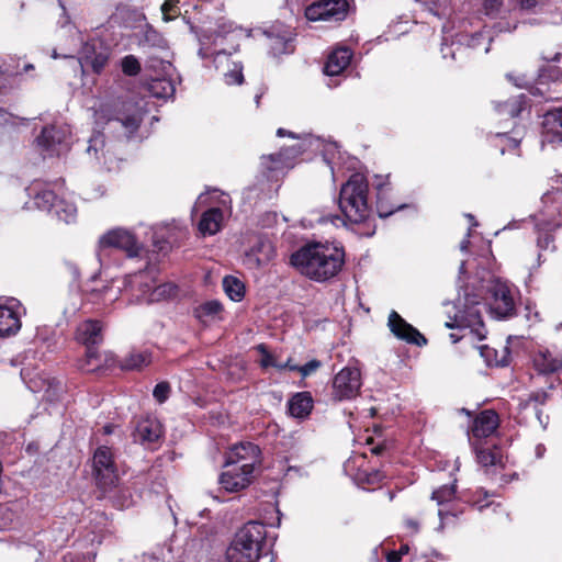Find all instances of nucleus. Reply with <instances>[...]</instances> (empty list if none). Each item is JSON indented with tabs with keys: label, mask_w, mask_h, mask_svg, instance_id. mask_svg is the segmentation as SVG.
I'll use <instances>...</instances> for the list:
<instances>
[{
	"label": "nucleus",
	"mask_w": 562,
	"mask_h": 562,
	"mask_svg": "<svg viewBox=\"0 0 562 562\" xmlns=\"http://www.w3.org/2000/svg\"><path fill=\"white\" fill-rule=\"evenodd\" d=\"M345 263L342 247L334 243H311L291 256V265L302 274L317 282L338 274Z\"/></svg>",
	"instance_id": "f257e3e1"
},
{
	"label": "nucleus",
	"mask_w": 562,
	"mask_h": 562,
	"mask_svg": "<svg viewBox=\"0 0 562 562\" xmlns=\"http://www.w3.org/2000/svg\"><path fill=\"white\" fill-rule=\"evenodd\" d=\"M266 527L259 521H248L237 530L227 550L228 562H256L266 539Z\"/></svg>",
	"instance_id": "f03ea898"
},
{
	"label": "nucleus",
	"mask_w": 562,
	"mask_h": 562,
	"mask_svg": "<svg viewBox=\"0 0 562 562\" xmlns=\"http://www.w3.org/2000/svg\"><path fill=\"white\" fill-rule=\"evenodd\" d=\"M368 181L361 173H353L342 184L339 193V209L351 223H361L370 215Z\"/></svg>",
	"instance_id": "7ed1b4c3"
},
{
	"label": "nucleus",
	"mask_w": 562,
	"mask_h": 562,
	"mask_svg": "<svg viewBox=\"0 0 562 562\" xmlns=\"http://www.w3.org/2000/svg\"><path fill=\"white\" fill-rule=\"evenodd\" d=\"M560 191L547 192L541 201L543 204L535 216V227L538 233L537 246L540 250H554L552 232L562 226V204L557 198Z\"/></svg>",
	"instance_id": "20e7f679"
},
{
	"label": "nucleus",
	"mask_w": 562,
	"mask_h": 562,
	"mask_svg": "<svg viewBox=\"0 0 562 562\" xmlns=\"http://www.w3.org/2000/svg\"><path fill=\"white\" fill-rule=\"evenodd\" d=\"M50 187L49 183L34 181L26 189L29 196L33 199L34 206L43 211H53L59 221L67 224L72 222L77 215L76 205L64 198L57 200V195Z\"/></svg>",
	"instance_id": "39448f33"
},
{
	"label": "nucleus",
	"mask_w": 562,
	"mask_h": 562,
	"mask_svg": "<svg viewBox=\"0 0 562 562\" xmlns=\"http://www.w3.org/2000/svg\"><path fill=\"white\" fill-rule=\"evenodd\" d=\"M76 338L87 347L86 358L80 363V369L86 372L98 371L102 366V360L94 346L99 345L103 339L101 323L92 319L85 321L78 326Z\"/></svg>",
	"instance_id": "423d86ee"
},
{
	"label": "nucleus",
	"mask_w": 562,
	"mask_h": 562,
	"mask_svg": "<svg viewBox=\"0 0 562 562\" xmlns=\"http://www.w3.org/2000/svg\"><path fill=\"white\" fill-rule=\"evenodd\" d=\"M486 290L485 304L496 318L510 317L515 313V301L509 285L496 278H491L483 285Z\"/></svg>",
	"instance_id": "0eeeda50"
},
{
	"label": "nucleus",
	"mask_w": 562,
	"mask_h": 562,
	"mask_svg": "<svg viewBox=\"0 0 562 562\" xmlns=\"http://www.w3.org/2000/svg\"><path fill=\"white\" fill-rule=\"evenodd\" d=\"M93 475L97 485L108 492L116 487L119 480L116 464L111 449L106 446L99 447L93 454Z\"/></svg>",
	"instance_id": "6e6552de"
},
{
	"label": "nucleus",
	"mask_w": 562,
	"mask_h": 562,
	"mask_svg": "<svg viewBox=\"0 0 562 562\" xmlns=\"http://www.w3.org/2000/svg\"><path fill=\"white\" fill-rule=\"evenodd\" d=\"M362 386L361 372L355 367H345L337 372L331 382V397L335 401L355 398Z\"/></svg>",
	"instance_id": "1a4fd4ad"
},
{
	"label": "nucleus",
	"mask_w": 562,
	"mask_h": 562,
	"mask_svg": "<svg viewBox=\"0 0 562 562\" xmlns=\"http://www.w3.org/2000/svg\"><path fill=\"white\" fill-rule=\"evenodd\" d=\"M111 49L101 40L87 41L79 53L78 63L82 71L91 68L94 74H101L109 63Z\"/></svg>",
	"instance_id": "9d476101"
},
{
	"label": "nucleus",
	"mask_w": 562,
	"mask_h": 562,
	"mask_svg": "<svg viewBox=\"0 0 562 562\" xmlns=\"http://www.w3.org/2000/svg\"><path fill=\"white\" fill-rule=\"evenodd\" d=\"M480 301L477 295H471L465 292V297L462 301L460 297L457 301L458 312L456 314V322L459 326L472 328L480 339L485 338V329L479 308Z\"/></svg>",
	"instance_id": "9b49d317"
},
{
	"label": "nucleus",
	"mask_w": 562,
	"mask_h": 562,
	"mask_svg": "<svg viewBox=\"0 0 562 562\" xmlns=\"http://www.w3.org/2000/svg\"><path fill=\"white\" fill-rule=\"evenodd\" d=\"M142 120L140 109L134 103H125L115 116L108 120L106 130L119 132V136L130 137L138 130Z\"/></svg>",
	"instance_id": "f8f14e48"
},
{
	"label": "nucleus",
	"mask_w": 562,
	"mask_h": 562,
	"mask_svg": "<svg viewBox=\"0 0 562 562\" xmlns=\"http://www.w3.org/2000/svg\"><path fill=\"white\" fill-rule=\"evenodd\" d=\"M70 130L67 125H50L42 130L36 138L37 145L47 156H59L68 150V138Z\"/></svg>",
	"instance_id": "ddd939ff"
},
{
	"label": "nucleus",
	"mask_w": 562,
	"mask_h": 562,
	"mask_svg": "<svg viewBox=\"0 0 562 562\" xmlns=\"http://www.w3.org/2000/svg\"><path fill=\"white\" fill-rule=\"evenodd\" d=\"M348 11L347 0H321L308 5L305 16L310 21H341Z\"/></svg>",
	"instance_id": "4468645a"
},
{
	"label": "nucleus",
	"mask_w": 562,
	"mask_h": 562,
	"mask_svg": "<svg viewBox=\"0 0 562 562\" xmlns=\"http://www.w3.org/2000/svg\"><path fill=\"white\" fill-rule=\"evenodd\" d=\"M109 247L122 249L128 257H137L142 251V247L134 235L123 228L109 231L106 234L101 236L99 240V250L101 251Z\"/></svg>",
	"instance_id": "2eb2a0df"
},
{
	"label": "nucleus",
	"mask_w": 562,
	"mask_h": 562,
	"mask_svg": "<svg viewBox=\"0 0 562 562\" xmlns=\"http://www.w3.org/2000/svg\"><path fill=\"white\" fill-rule=\"evenodd\" d=\"M155 279L149 271H138L128 274L124 280V293L133 303H146Z\"/></svg>",
	"instance_id": "dca6fc26"
},
{
	"label": "nucleus",
	"mask_w": 562,
	"mask_h": 562,
	"mask_svg": "<svg viewBox=\"0 0 562 562\" xmlns=\"http://www.w3.org/2000/svg\"><path fill=\"white\" fill-rule=\"evenodd\" d=\"M220 476V484L227 492H238L247 487L252 479L251 464L231 465Z\"/></svg>",
	"instance_id": "f3484780"
},
{
	"label": "nucleus",
	"mask_w": 562,
	"mask_h": 562,
	"mask_svg": "<svg viewBox=\"0 0 562 562\" xmlns=\"http://www.w3.org/2000/svg\"><path fill=\"white\" fill-rule=\"evenodd\" d=\"M164 435L161 423L154 417H146L138 420L134 430V440L143 446L155 449Z\"/></svg>",
	"instance_id": "a211bd4d"
},
{
	"label": "nucleus",
	"mask_w": 562,
	"mask_h": 562,
	"mask_svg": "<svg viewBox=\"0 0 562 562\" xmlns=\"http://www.w3.org/2000/svg\"><path fill=\"white\" fill-rule=\"evenodd\" d=\"M387 325L390 327V330L398 339L405 340L408 344H414L417 346H424L427 344L426 338L395 311H392L390 313Z\"/></svg>",
	"instance_id": "6ab92c4d"
},
{
	"label": "nucleus",
	"mask_w": 562,
	"mask_h": 562,
	"mask_svg": "<svg viewBox=\"0 0 562 562\" xmlns=\"http://www.w3.org/2000/svg\"><path fill=\"white\" fill-rule=\"evenodd\" d=\"M21 305L12 300L11 305H0V337L15 335L21 328Z\"/></svg>",
	"instance_id": "aec40b11"
},
{
	"label": "nucleus",
	"mask_w": 562,
	"mask_h": 562,
	"mask_svg": "<svg viewBox=\"0 0 562 562\" xmlns=\"http://www.w3.org/2000/svg\"><path fill=\"white\" fill-rule=\"evenodd\" d=\"M260 449L251 442H241L234 446L227 454L226 465L251 464V469L259 462Z\"/></svg>",
	"instance_id": "412c9836"
},
{
	"label": "nucleus",
	"mask_w": 562,
	"mask_h": 562,
	"mask_svg": "<svg viewBox=\"0 0 562 562\" xmlns=\"http://www.w3.org/2000/svg\"><path fill=\"white\" fill-rule=\"evenodd\" d=\"M304 148L301 144L290 148L282 149L280 153L261 157V165L269 171L282 170L292 167V159L303 153Z\"/></svg>",
	"instance_id": "4be33fe9"
},
{
	"label": "nucleus",
	"mask_w": 562,
	"mask_h": 562,
	"mask_svg": "<svg viewBox=\"0 0 562 562\" xmlns=\"http://www.w3.org/2000/svg\"><path fill=\"white\" fill-rule=\"evenodd\" d=\"M184 235V226L172 220L170 223H165L156 226L154 233V243L159 250H165L166 245H172Z\"/></svg>",
	"instance_id": "5701e85b"
},
{
	"label": "nucleus",
	"mask_w": 562,
	"mask_h": 562,
	"mask_svg": "<svg viewBox=\"0 0 562 562\" xmlns=\"http://www.w3.org/2000/svg\"><path fill=\"white\" fill-rule=\"evenodd\" d=\"M476 24L471 20H462L460 21V34L459 42L465 43L469 47L479 48L482 44L487 43L484 47V53H488L490 44L492 42V36H490L488 31H475L470 32L469 26H475Z\"/></svg>",
	"instance_id": "b1692460"
},
{
	"label": "nucleus",
	"mask_w": 562,
	"mask_h": 562,
	"mask_svg": "<svg viewBox=\"0 0 562 562\" xmlns=\"http://www.w3.org/2000/svg\"><path fill=\"white\" fill-rule=\"evenodd\" d=\"M467 10L476 16L470 19L476 26H480L481 18L483 14L488 18H496L503 7V0H467L464 3Z\"/></svg>",
	"instance_id": "393cba45"
},
{
	"label": "nucleus",
	"mask_w": 562,
	"mask_h": 562,
	"mask_svg": "<svg viewBox=\"0 0 562 562\" xmlns=\"http://www.w3.org/2000/svg\"><path fill=\"white\" fill-rule=\"evenodd\" d=\"M352 52L348 47L334 49L327 58L324 71L327 76L340 75L350 64Z\"/></svg>",
	"instance_id": "a878e982"
},
{
	"label": "nucleus",
	"mask_w": 562,
	"mask_h": 562,
	"mask_svg": "<svg viewBox=\"0 0 562 562\" xmlns=\"http://www.w3.org/2000/svg\"><path fill=\"white\" fill-rule=\"evenodd\" d=\"M267 38L269 41L268 46L270 49V54L273 56H279L282 54H289L293 52L292 44V32L289 30L274 33L273 31L266 32Z\"/></svg>",
	"instance_id": "bb28decb"
},
{
	"label": "nucleus",
	"mask_w": 562,
	"mask_h": 562,
	"mask_svg": "<svg viewBox=\"0 0 562 562\" xmlns=\"http://www.w3.org/2000/svg\"><path fill=\"white\" fill-rule=\"evenodd\" d=\"M498 426V415L494 411L482 412L474 420L472 434L475 438L491 436Z\"/></svg>",
	"instance_id": "cd10ccee"
},
{
	"label": "nucleus",
	"mask_w": 562,
	"mask_h": 562,
	"mask_svg": "<svg viewBox=\"0 0 562 562\" xmlns=\"http://www.w3.org/2000/svg\"><path fill=\"white\" fill-rule=\"evenodd\" d=\"M224 216L220 207H211L203 212L202 217L199 222V231L202 235H214L216 234L223 223Z\"/></svg>",
	"instance_id": "c85d7f7f"
},
{
	"label": "nucleus",
	"mask_w": 562,
	"mask_h": 562,
	"mask_svg": "<svg viewBox=\"0 0 562 562\" xmlns=\"http://www.w3.org/2000/svg\"><path fill=\"white\" fill-rule=\"evenodd\" d=\"M535 369L541 374L562 372V355L553 357L550 352H539L533 358Z\"/></svg>",
	"instance_id": "c756f323"
},
{
	"label": "nucleus",
	"mask_w": 562,
	"mask_h": 562,
	"mask_svg": "<svg viewBox=\"0 0 562 562\" xmlns=\"http://www.w3.org/2000/svg\"><path fill=\"white\" fill-rule=\"evenodd\" d=\"M223 305L216 300L207 301L196 306L193 311L194 317L203 324L221 321Z\"/></svg>",
	"instance_id": "7c9ffc66"
},
{
	"label": "nucleus",
	"mask_w": 562,
	"mask_h": 562,
	"mask_svg": "<svg viewBox=\"0 0 562 562\" xmlns=\"http://www.w3.org/2000/svg\"><path fill=\"white\" fill-rule=\"evenodd\" d=\"M313 408V398L308 392L295 394L289 402V412L295 418H305Z\"/></svg>",
	"instance_id": "2f4dec72"
},
{
	"label": "nucleus",
	"mask_w": 562,
	"mask_h": 562,
	"mask_svg": "<svg viewBox=\"0 0 562 562\" xmlns=\"http://www.w3.org/2000/svg\"><path fill=\"white\" fill-rule=\"evenodd\" d=\"M544 126L548 128L543 137L546 142H562V133L558 127L562 128V109L550 111L544 116Z\"/></svg>",
	"instance_id": "473e14b6"
},
{
	"label": "nucleus",
	"mask_w": 562,
	"mask_h": 562,
	"mask_svg": "<svg viewBox=\"0 0 562 562\" xmlns=\"http://www.w3.org/2000/svg\"><path fill=\"white\" fill-rule=\"evenodd\" d=\"M151 362V356L147 351L133 350L127 353L121 361L123 370H140Z\"/></svg>",
	"instance_id": "72a5a7b5"
},
{
	"label": "nucleus",
	"mask_w": 562,
	"mask_h": 562,
	"mask_svg": "<svg viewBox=\"0 0 562 562\" xmlns=\"http://www.w3.org/2000/svg\"><path fill=\"white\" fill-rule=\"evenodd\" d=\"M474 449L477 462L482 467L496 465L502 462V451L495 446L493 448H490L476 445Z\"/></svg>",
	"instance_id": "f704fd0d"
},
{
	"label": "nucleus",
	"mask_w": 562,
	"mask_h": 562,
	"mask_svg": "<svg viewBox=\"0 0 562 562\" xmlns=\"http://www.w3.org/2000/svg\"><path fill=\"white\" fill-rule=\"evenodd\" d=\"M223 289L232 301L240 302L245 296V285L236 277L226 276L223 279Z\"/></svg>",
	"instance_id": "c9c22d12"
},
{
	"label": "nucleus",
	"mask_w": 562,
	"mask_h": 562,
	"mask_svg": "<svg viewBox=\"0 0 562 562\" xmlns=\"http://www.w3.org/2000/svg\"><path fill=\"white\" fill-rule=\"evenodd\" d=\"M524 95L514 97L503 103H497L495 109L499 114L516 117L520 114L524 108Z\"/></svg>",
	"instance_id": "e433bc0d"
},
{
	"label": "nucleus",
	"mask_w": 562,
	"mask_h": 562,
	"mask_svg": "<svg viewBox=\"0 0 562 562\" xmlns=\"http://www.w3.org/2000/svg\"><path fill=\"white\" fill-rule=\"evenodd\" d=\"M177 292V286L171 283L153 284V289L147 297V304L160 302L173 296Z\"/></svg>",
	"instance_id": "4c0bfd02"
},
{
	"label": "nucleus",
	"mask_w": 562,
	"mask_h": 562,
	"mask_svg": "<svg viewBox=\"0 0 562 562\" xmlns=\"http://www.w3.org/2000/svg\"><path fill=\"white\" fill-rule=\"evenodd\" d=\"M150 92L158 98H170L175 94L176 88L170 79L157 78L149 85Z\"/></svg>",
	"instance_id": "58836bf2"
},
{
	"label": "nucleus",
	"mask_w": 562,
	"mask_h": 562,
	"mask_svg": "<svg viewBox=\"0 0 562 562\" xmlns=\"http://www.w3.org/2000/svg\"><path fill=\"white\" fill-rule=\"evenodd\" d=\"M112 493L109 496L114 507L119 509H125L133 505V496L132 492L128 487H117L114 491L110 490Z\"/></svg>",
	"instance_id": "ea45409f"
},
{
	"label": "nucleus",
	"mask_w": 562,
	"mask_h": 562,
	"mask_svg": "<svg viewBox=\"0 0 562 562\" xmlns=\"http://www.w3.org/2000/svg\"><path fill=\"white\" fill-rule=\"evenodd\" d=\"M223 71L225 82L227 85H240L243 83V66L240 63L232 61V68L229 67V60L224 61V65L220 68Z\"/></svg>",
	"instance_id": "a19ab883"
},
{
	"label": "nucleus",
	"mask_w": 562,
	"mask_h": 562,
	"mask_svg": "<svg viewBox=\"0 0 562 562\" xmlns=\"http://www.w3.org/2000/svg\"><path fill=\"white\" fill-rule=\"evenodd\" d=\"M501 357H498V352L494 349L488 348L487 346L481 347V355L486 359V362L490 366L505 367L508 364L509 351L507 347H504L501 351Z\"/></svg>",
	"instance_id": "79ce46f5"
},
{
	"label": "nucleus",
	"mask_w": 562,
	"mask_h": 562,
	"mask_svg": "<svg viewBox=\"0 0 562 562\" xmlns=\"http://www.w3.org/2000/svg\"><path fill=\"white\" fill-rule=\"evenodd\" d=\"M82 305V296L79 290L71 289L64 299V315L67 317L74 316Z\"/></svg>",
	"instance_id": "37998d69"
},
{
	"label": "nucleus",
	"mask_w": 562,
	"mask_h": 562,
	"mask_svg": "<svg viewBox=\"0 0 562 562\" xmlns=\"http://www.w3.org/2000/svg\"><path fill=\"white\" fill-rule=\"evenodd\" d=\"M140 44L148 47L166 48L167 42L164 36L151 26H147L143 33Z\"/></svg>",
	"instance_id": "c03bdc74"
},
{
	"label": "nucleus",
	"mask_w": 562,
	"mask_h": 562,
	"mask_svg": "<svg viewBox=\"0 0 562 562\" xmlns=\"http://www.w3.org/2000/svg\"><path fill=\"white\" fill-rule=\"evenodd\" d=\"M252 254L257 256V263L263 265L273 258L274 249L270 241L260 240L258 245L252 248Z\"/></svg>",
	"instance_id": "a18cd8bd"
},
{
	"label": "nucleus",
	"mask_w": 562,
	"mask_h": 562,
	"mask_svg": "<svg viewBox=\"0 0 562 562\" xmlns=\"http://www.w3.org/2000/svg\"><path fill=\"white\" fill-rule=\"evenodd\" d=\"M121 69L125 76L135 77L140 72L142 66L136 56L126 55L121 59Z\"/></svg>",
	"instance_id": "49530a36"
},
{
	"label": "nucleus",
	"mask_w": 562,
	"mask_h": 562,
	"mask_svg": "<svg viewBox=\"0 0 562 562\" xmlns=\"http://www.w3.org/2000/svg\"><path fill=\"white\" fill-rule=\"evenodd\" d=\"M231 55H232V52H227L226 49H218V50H214L213 53H209L203 47H201L199 49V56L201 58H209V57L213 56V60H214L215 67L217 69H220L224 65V61H228V56H231Z\"/></svg>",
	"instance_id": "de8ad7c7"
},
{
	"label": "nucleus",
	"mask_w": 562,
	"mask_h": 562,
	"mask_svg": "<svg viewBox=\"0 0 562 562\" xmlns=\"http://www.w3.org/2000/svg\"><path fill=\"white\" fill-rule=\"evenodd\" d=\"M454 485H442L432 492L431 498L437 501L438 505L451 501L454 497Z\"/></svg>",
	"instance_id": "09e8293b"
},
{
	"label": "nucleus",
	"mask_w": 562,
	"mask_h": 562,
	"mask_svg": "<svg viewBox=\"0 0 562 562\" xmlns=\"http://www.w3.org/2000/svg\"><path fill=\"white\" fill-rule=\"evenodd\" d=\"M178 4L179 0H165V2L161 4L164 21L169 22L175 20L180 14Z\"/></svg>",
	"instance_id": "8fccbe9b"
},
{
	"label": "nucleus",
	"mask_w": 562,
	"mask_h": 562,
	"mask_svg": "<svg viewBox=\"0 0 562 562\" xmlns=\"http://www.w3.org/2000/svg\"><path fill=\"white\" fill-rule=\"evenodd\" d=\"M236 31L241 33V29H237L236 26H234V24L232 22H227V21L218 22L217 29L215 31V34H216L215 41H214L215 45H217L218 38H223L228 34L235 33Z\"/></svg>",
	"instance_id": "3c124183"
},
{
	"label": "nucleus",
	"mask_w": 562,
	"mask_h": 562,
	"mask_svg": "<svg viewBox=\"0 0 562 562\" xmlns=\"http://www.w3.org/2000/svg\"><path fill=\"white\" fill-rule=\"evenodd\" d=\"M105 145L104 135L101 132L94 133L90 139H89V146L87 148V151L90 154L91 151L94 153V155H98L99 150H102Z\"/></svg>",
	"instance_id": "603ef678"
},
{
	"label": "nucleus",
	"mask_w": 562,
	"mask_h": 562,
	"mask_svg": "<svg viewBox=\"0 0 562 562\" xmlns=\"http://www.w3.org/2000/svg\"><path fill=\"white\" fill-rule=\"evenodd\" d=\"M257 349L261 352L262 357L260 360V364L262 368L268 367H281L280 362H278L272 353H270L265 345H259Z\"/></svg>",
	"instance_id": "864d4df0"
},
{
	"label": "nucleus",
	"mask_w": 562,
	"mask_h": 562,
	"mask_svg": "<svg viewBox=\"0 0 562 562\" xmlns=\"http://www.w3.org/2000/svg\"><path fill=\"white\" fill-rule=\"evenodd\" d=\"M381 188H379V195H378V203H376V210L380 217H387L392 215L395 211L404 209V204H398L392 209H389L384 205L382 198H381Z\"/></svg>",
	"instance_id": "5fc2aeb1"
},
{
	"label": "nucleus",
	"mask_w": 562,
	"mask_h": 562,
	"mask_svg": "<svg viewBox=\"0 0 562 562\" xmlns=\"http://www.w3.org/2000/svg\"><path fill=\"white\" fill-rule=\"evenodd\" d=\"M170 393V385L167 382H160L158 383L153 392L154 397L159 403H164L168 397Z\"/></svg>",
	"instance_id": "6e6d98bb"
},
{
	"label": "nucleus",
	"mask_w": 562,
	"mask_h": 562,
	"mask_svg": "<svg viewBox=\"0 0 562 562\" xmlns=\"http://www.w3.org/2000/svg\"><path fill=\"white\" fill-rule=\"evenodd\" d=\"M322 367V362L319 360L313 359L306 362L304 366L299 367V372L302 378L310 376L315 373Z\"/></svg>",
	"instance_id": "4d7b16f0"
},
{
	"label": "nucleus",
	"mask_w": 562,
	"mask_h": 562,
	"mask_svg": "<svg viewBox=\"0 0 562 562\" xmlns=\"http://www.w3.org/2000/svg\"><path fill=\"white\" fill-rule=\"evenodd\" d=\"M404 527L409 535H416L420 529V521L412 517L404 518Z\"/></svg>",
	"instance_id": "13d9d810"
},
{
	"label": "nucleus",
	"mask_w": 562,
	"mask_h": 562,
	"mask_svg": "<svg viewBox=\"0 0 562 562\" xmlns=\"http://www.w3.org/2000/svg\"><path fill=\"white\" fill-rule=\"evenodd\" d=\"M425 3H429L430 7H429V11L431 13H434L435 15H438L440 16L441 14H443V12H441L440 10L442 8H446L447 3H448V0H425L424 1Z\"/></svg>",
	"instance_id": "bf43d9fd"
},
{
	"label": "nucleus",
	"mask_w": 562,
	"mask_h": 562,
	"mask_svg": "<svg viewBox=\"0 0 562 562\" xmlns=\"http://www.w3.org/2000/svg\"><path fill=\"white\" fill-rule=\"evenodd\" d=\"M522 10H531L542 5L544 0H514Z\"/></svg>",
	"instance_id": "052dcab7"
},
{
	"label": "nucleus",
	"mask_w": 562,
	"mask_h": 562,
	"mask_svg": "<svg viewBox=\"0 0 562 562\" xmlns=\"http://www.w3.org/2000/svg\"><path fill=\"white\" fill-rule=\"evenodd\" d=\"M142 562H166L162 550H159L158 553H145L142 557Z\"/></svg>",
	"instance_id": "680f3d73"
},
{
	"label": "nucleus",
	"mask_w": 562,
	"mask_h": 562,
	"mask_svg": "<svg viewBox=\"0 0 562 562\" xmlns=\"http://www.w3.org/2000/svg\"><path fill=\"white\" fill-rule=\"evenodd\" d=\"M496 136L502 138V139H504L506 142V147L508 149H516L518 147V145H519V140L518 139L508 137V136H506V134H499L498 133Z\"/></svg>",
	"instance_id": "e2e57ef3"
},
{
	"label": "nucleus",
	"mask_w": 562,
	"mask_h": 562,
	"mask_svg": "<svg viewBox=\"0 0 562 562\" xmlns=\"http://www.w3.org/2000/svg\"><path fill=\"white\" fill-rule=\"evenodd\" d=\"M280 364H281V367H277V369H278V370H284V369H286V370H290V371H297V372H299V367H300V366L294 364V363L292 362V359H288L284 363H281V362H280Z\"/></svg>",
	"instance_id": "0e129e2a"
},
{
	"label": "nucleus",
	"mask_w": 562,
	"mask_h": 562,
	"mask_svg": "<svg viewBox=\"0 0 562 562\" xmlns=\"http://www.w3.org/2000/svg\"><path fill=\"white\" fill-rule=\"evenodd\" d=\"M402 560L401 552L390 551L386 554L387 562H400Z\"/></svg>",
	"instance_id": "69168bd1"
},
{
	"label": "nucleus",
	"mask_w": 562,
	"mask_h": 562,
	"mask_svg": "<svg viewBox=\"0 0 562 562\" xmlns=\"http://www.w3.org/2000/svg\"><path fill=\"white\" fill-rule=\"evenodd\" d=\"M530 400L536 403L543 404L547 400V394L544 392H537L531 395Z\"/></svg>",
	"instance_id": "338daca9"
},
{
	"label": "nucleus",
	"mask_w": 562,
	"mask_h": 562,
	"mask_svg": "<svg viewBox=\"0 0 562 562\" xmlns=\"http://www.w3.org/2000/svg\"><path fill=\"white\" fill-rule=\"evenodd\" d=\"M536 416L540 423V425L546 428L549 422L548 415H544L540 409L536 411Z\"/></svg>",
	"instance_id": "774afa93"
}]
</instances>
